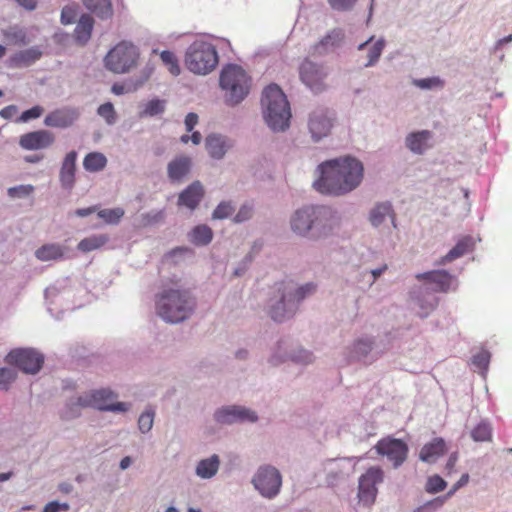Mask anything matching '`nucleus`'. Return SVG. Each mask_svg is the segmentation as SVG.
I'll list each match as a JSON object with an SVG mask.
<instances>
[{"label":"nucleus","instance_id":"nucleus-1","mask_svg":"<svg viewBox=\"0 0 512 512\" xmlns=\"http://www.w3.org/2000/svg\"><path fill=\"white\" fill-rule=\"evenodd\" d=\"M320 176L314 188L322 194L343 195L359 186L363 179L362 163L352 157L326 161L318 166Z\"/></svg>","mask_w":512,"mask_h":512},{"label":"nucleus","instance_id":"nucleus-2","mask_svg":"<svg viewBox=\"0 0 512 512\" xmlns=\"http://www.w3.org/2000/svg\"><path fill=\"white\" fill-rule=\"evenodd\" d=\"M195 307L189 291L164 288L156 297L157 314L166 322L178 323L187 319Z\"/></svg>","mask_w":512,"mask_h":512},{"label":"nucleus","instance_id":"nucleus-3","mask_svg":"<svg viewBox=\"0 0 512 512\" xmlns=\"http://www.w3.org/2000/svg\"><path fill=\"white\" fill-rule=\"evenodd\" d=\"M264 119L273 131H284L289 127L291 112L286 95L276 84L268 85L262 94Z\"/></svg>","mask_w":512,"mask_h":512},{"label":"nucleus","instance_id":"nucleus-4","mask_svg":"<svg viewBox=\"0 0 512 512\" xmlns=\"http://www.w3.org/2000/svg\"><path fill=\"white\" fill-rule=\"evenodd\" d=\"M116 395L107 389L95 390L77 398L76 402L67 404L62 418L69 420L80 415V409L92 407L102 411H127L128 405L124 402L114 403Z\"/></svg>","mask_w":512,"mask_h":512},{"label":"nucleus","instance_id":"nucleus-5","mask_svg":"<svg viewBox=\"0 0 512 512\" xmlns=\"http://www.w3.org/2000/svg\"><path fill=\"white\" fill-rule=\"evenodd\" d=\"M315 285L308 283L304 286L294 287L292 282L281 283L278 287L279 298L270 308L269 314L274 321L282 322L293 315L298 303L307 295L315 292Z\"/></svg>","mask_w":512,"mask_h":512},{"label":"nucleus","instance_id":"nucleus-6","mask_svg":"<svg viewBox=\"0 0 512 512\" xmlns=\"http://www.w3.org/2000/svg\"><path fill=\"white\" fill-rule=\"evenodd\" d=\"M220 86L225 92L226 102L236 105L249 94L251 78L242 67L230 64L221 71Z\"/></svg>","mask_w":512,"mask_h":512},{"label":"nucleus","instance_id":"nucleus-7","mask_svg":"<svg viewBox=\"0 0 512 512\" xmlns=\"http://www.w3.org/2000/svg\"><path fill=\"white\" fill-rule=\"evenodd\" d=\"M187 68L195 74H208L218 64V54L215 47L205 41L192 43L185 56Z\"/></svg>","mask_w":512,"mask_h":512},{"label":"nucleus","instance_id":"nucleus-8","mask_svg":"<svg viewBox=\"0 0 512 512\" xmlns=\"http://www.w3.org/2000/svg\"><path fill=\"white\" fill-rule=\"evenodd\" d=\"M139 58V49L133 43L121 41L107 53L104 65L115 74H125L137 67Z\"/></svg>","mask_w":512,"mask_h":512},{"label":"nucleus","instance_id":"nucleus-9","mask_svg":"<svg viewBox=\"0 0 512 512\" xmlns=\"http://www.w3.org/2000/svg\"><path fill=\"white\" fill-rule=\"evenodd\" d=\"M5 361L25 373L36 374L43 366L44 356L32 348H17L7 354Z\"/></svg>","mask_w":512,"mask_h":512},{"label":"nucleus","instance_id":"nucleus-10","mask_svg":"<svg viewBox=\"0 0 512 512\" xmlns=\"http://www.w3.org/2000/svg\"><path fill=\"white\" fill-rule=\"evenodd\" d=\"M384 473L380 467H370L360 478L358 484L359 502L371 506L378 493L377 484L383 482Z\"/></svg>","mask_w":512,"mask_h":512},{"label":"nucleus","instance_id":"nucleus-11","mask_svg":"<svg viewBox=\"0 0 512 512\" xmlns=\"http://www.w3.org/2000/svg\"><path fill=\"white\" fill-rule=\"evenodd\" d=\"M253 484L264 497L272 498L279 493L282 479L276 468L264 466L254 476Z\"/></svg>","mask_w":512,"mask_h":512},{"label":"nucleus","instance_id":"nucleus-12","mask_svg":"<svg viewBox=\"0 0 512 512\" xmlns=\"http://www.w3.org/2000/svg\"><path fill=\"white\" fill-rule=\"evenodd\" d=\"M299 76L302 83L314 93H320L327 87L325 83L327 72L324 67L308 59L301 63Z\"/></svg>","mask_w":512,"mask_h":512},{"label":"nucleus","instance_id":"nucleus-13","mask_svg":"<svg viewBox=\"0 0 512 512\" xmlns=\"http://www.w3.org/2000/svg\"><path fill=\"white\" fill-rule=\"evenodd\" d=\"M375 450L381 456L386 457L393 463L395 468L403 464L408 456V446L401 440L393 437L380 439L375 445Z\"/></svg>","mask_w":512,"mask_h":512},{"label":"nucleus","instance_id":"nucleus-14","mask_svg":"<svg viewBox=\"0 0 512 512\" xmlns=\"http://www.w3.org/2000/svg\"><path fill=\"white\" fill-rule=\"evenodd\" d=\"M326 212L323 207H305L295 212L291 219V227L295 233L306 234Z\"/></svg>","mask_w":512,"mask_h":512},{"label":"nucleus","instance_id":"nucleus-15","mask_svg":"<svg viewBox=\"0 0 512 512\" xmlns=\"http://www.w3.org/2000/svg\"><path fill=\"white\" fill-rule=\"evenodd\" d=\"M55 141V136L48 130H37L25 133L19 138V145L24 150L34 151L49 148Z\"/></svg>","mask_w":512,"mask_h":512},{"label":"nucleus","instance_id":"nucleus-16","mask_svg":"<svg viewBox=\"0 0 512 512\" xmlns=\"http://www.w3.org/2000/svg\"><path fill=\"white\" fill-rule=\"evenodd\" d=\"M215 419L220 423H233L236 421L255 422L257 420V415L255 412L244 407L231 406L216 411Z\"/></svg>","mask_w":512,"mask_h":512},{"label":"nucleus","instance_id":"nucleus-17","mask_svg":"<svg viewBox=\"0 0 512 512\" xmlns=\"http://www.w3.org/2000/svg\"><path fill=\"white\" fill-rule=\"evenodd\" d=\"M79 114L74 108H60L48 113L44 119V124L48 127L67 128L71 126Z\"/></svg>","mask_w":512,"mask_h":512},{"label":"nucleus","instance_id":"nucleus-18","mask_svg":"<svg viewBox=\"0 0 512 512\" xmlns=\"http://www.w3.org/2000/svg\"><path fill=\"white\" fill-rule=\"evenodd\" d=\"M309 130L315 141L327 136L332 127V120L324 110H315L309 118Z\"/></svg>","mask_w":512,"mask_h":512},{"label":"nucleus","instance_id":"nucleus-19","mask_svg":"<svg viewBox=\"0 0 512 512\" xmlns=\"http://www.w3.org/2000/svg\"><path fill=\"white\" fill-rule=\"evenodd\" d=\"M416 279L432 284L435 292H447L453 283V277L445 270L420 273L416 275Z\"/></svg>","mask_w":512,"mask_h":512},{"label":"nucleus","instance_id":"nucleus-20","mask_svg":"<svg viewBox=\"0 0 512 512\" xmlns=\"http://www.w3.org/2000/svg\"><path fill=\"white\" fill-rule=\"evenodd\" d=\"M77 153L70 151L61 164L59 180L64 189L71 190L75 184Z\"/></svg>","mask_w":512,"mask_h":512},{"label":"nucleus","instance_id":"nucleus-21","mask_svg":"<svg viewBox=\"0 0 512 512\" xmlns=\"http://www.w3.org/2000/svg\"><path fill=\"white\" fill-rule=\"evenodd\" d=\"M203 196L204 189L202 184L199 181H195L180 193L178 204L193 210L198 206Z\"/></svg>","mask_w":512,"mask_h":512},{"label":"nucleus","instance_id":"nucleus-22","mask_svg":"<svg viewBox=\"0 0 512 512\" xmlns=\"http://www.w3.org/2000/svg\"><path fill=\"white\" fill-rule=\"evenodd\" d=\"M447 451L446 443L442 438H434L426 443L419 453V458L423 462L434 463L439 457Z\"/></svg>","mask_w":512,"mask_h":512},{"label":"nucleus","instance_id":"nucleus-23","mask_svg":"<svg viewBox=\"0 0 512 512\" xmlns=\"http://www.w3.org/2000/svg\"><path fill=\"white\" fill-rule=\"evenodd\" d=\"M475 241L471 236H464L458 240L456 245L442 257L439 264H446L462 257L474 249Z\"/></svg>","mask_w":512,"mask_h":512},{"label":"nucleus","instance_id":"nucleus-24","mask_svg":"<svg viewBox=\"0 0 512 512\" xmlns=\"http://www.w3.org/2000/svg\"><path fill=\"white\" fill-rule=\"evenodd\" d=\"M190 168L191 160L189 157H177L168 164V177L170 178L171 181H180L189 173Z\"/></svg>","mask_w":512,"mask_h":512},{"label":"nucleus","instance_id":"nucleus-25","mask_svg":"<svg viewBox=\"0 0 512 512\" xmlns=\"http://www.w3.org/2000/svg\"><path fill=\"white\" fill-rule=\"evenodd\" d=\"M432 134L428 130L414 132L406 137V146L414 153L422 154L428 147Z\"/></svg>","mask_w":512,"mask_h":512},{"label":"nucleus","instance_id":"nucleus-26","mask_svg":"<svg viewBox=\"0 0 512 512\" xmlns=\"http://www.w3.org/2000/svg\"><path fill=\"white\" fill-rule=\"evenodd\" d=\"M42 56V52L35 47L19 51L10 58V66L27 67L36 62Z\"/></svg>","mask_w":512,"mask_h":512},{"label":"nucleus","instance_id":"nucleus-27","mask_svg":"<svg viewBox=\"0 0 512 512\" xmlns=\"http://www.w3.org/2000/svg\"><path fill=\"white\" fill-rule=\"evenodd\" d=\"M206 149L214 159H221L230 148L228 140L220 135H210L206 138Z\"/></svg>","mask_w":512,"mask_h":512},{"label":"nucleus","instance_id":"nucleus-28","mask_svg":"<svg viewBox=\"0 0 512 512\" xmlns=\"http://www.w3.org/2000/svg\"><path fill=\"white\" fill-rule=\"evenodd\" d=\"M93 25L94 20L90 15L85 14L81 16L74 31V37L77 43L84 45L88 42L91 37Z\"/></svg>","mask_w":512,"mask_h":512},{"label":"nucleus","instance_id":"nucleus-29","mask_svg":"<svg viewBox=\"0 0 512 512\" xmlns=\"http://www.w3.org/2000/svg\"><path fill=\"white\" fill-rule=\"evenodd\" d=\"M385 217H390L393 226L396 227L395 214L391 204L388 202L377 204L370 212V221L373 226H379L384 221Z\"/></svg>","mask_w":512,"mask_h":512},{"label":"nucleus","instance_id":"nucleus-30","mask_svg":"<svg viewBox=\"0 0 512 512\" xmlns=\"http://www.w3.org/2000/svg\"><path fill=\"white\" fill-rule=\"evenodd\" d=\"M35 256L40 261L59 260L64 256V248L55 243L45 244L36 250Z\"/></svg>","mask_w":512,"mask_h":512},{"label":"nucleus","instance_id":"nucleus-31","mask_svg":"<svg viewBox=\"0 0 512 512\" xmlns=\"http://www.w3.org/2000/svg\"><path fill=\"white\" fill-rule=\"evenodd\" d=\"M219 464V457L212 455L210 458L203 459L198 463L196 474L203 479H209L217 473Z\"/></svg>","mask_w":512,"mask_h":512},{"label":"nucleus","instance_id":"nucleus-32","mask_svg":"<svg viewBox=\"0 0 512 512\" xmlns=\"http://www.w3.org/2000/svg\"><path fill=\"white\" fill-rule=\"evenodd\" d=\"M108 241L109 237L107 234L91 235L82 239L78 243L77 248L78 250L87 253L103 247Z\"/></svg>","mask_w":512,"mask_h":512},{"label":"nucleus","instance_id":"nucleus-33","mask_svg":"<svg viewBox=\"0 0 512 512\" xmlns=\"http://www.w3.org/2000/svg\"><path fill=\"white\" fill-rule=\"evenodd\" d=\"M83 3L88 10L102 19L112 16L113 12L110 0H83Z\"/></svg>","mask_w":512,"mask_h":512},{"label":"nucleus","instance_id":"nucleus-34","mask_svg":"<svg viewBox=\"0 0 512 512\" xmlns=\"http://www.w3.org/2000/svg\"><path fill=\"white\" fill-rule=\"evenodd\" d=\"M106 157L99 152H91L87 154L83 160V166L87 171L97 172L106 166Z\"/></svg>","mask_w":512,"mask_h":512},{"label":"nucleus","instance_id":"nucleus-35","mask_svg":"<svg viewBox=\"0 0 512 512\" xmlns=\"http://www.w3.org/2000/svg\"><path fill=\"white\" fill-rule=\"evenodd\" d=\"M212 237L213 232L207 225H198L190 233V241L195 245H207Z\"/></svg>","mask_w":512,"mask_h":512},{"label":"nucleus","instance_id":"nucleus-36","mask_svg":"<svg viewBox=\"0 0 512 512\" xmlns=\"http://www.w3.org/2000/svg\"><path fill=\"white\" fill-rule=\"evenodd\" d=\"M471 437L476 442H486L492 440V428L487 422H480L471 431Z\"/></svg>","mask_w":512,"mask_h":512},{"label":"nucleus","instance_id":"nucleus-37","mask_svg":"<svg viewBox=\"0 0 512 512\" xmlns=\"http://www.w3.org/2000/svg\"><path fill=\"white\" fill-rule=\"evenodd\" d=\"M160 58L162 63L167 67V69L173 76H178L180 74L181 69L179 61L173 52L168 50L162 51L160 53Z\"/></svg>","mask_w":512,"mask_h":512},{"label":"nucleus","instance_id":"nucleus-38","mask_svg":"<svg viewBox=\"0 0 512 512\" xmlns=\"http://www.w3.org/2000/svg\"><path fill=\"white\" fill-rule=\"evenodd\" d=\"M124 214V210L120 207L113 209H102L97 213L98 217L107 224H118Z\"/></svg>","mask_w":512,"mask_h":512},{"label":"nucleus","instance_id":"nucleus-39","mask_svg":"<svg viewBox=\"0 0 512 512\" xmlns=\"http://www.w3.org/2000/svg\"><path fill=\"white\" fill-rule=\"evenodd\" d=\"M3 35L8 44L23 45L26 44V33L17 27H10L3 31Z\"/></svg>","mask_w":512,"mask_h":512},{"label":"nucleus","instance_id":"nucleus-40","mask_svg":"<svg viewBox=\"0 0 512 512\" xmlns=\"http://www.w3.org/2000/svg\"><path fill=\"white\" fill-rule=\"evenodd\" d=\"M165 110V101L159 99H153L149 101L144 110L141 112L143 116H155L163 113Z\"/></svg>","mask_w":512,"mask_h":512},{"label":"nucleus","instance_id":"nucleus-41","mask_svg":"<svg viewBox=\"0 0 512 512\" xmlns=\"http://www.w3.org/2000/svg\"><path fill=\"white\" fill-rule=\"evenodd\" d=\"M447 486L446 481L439 475L428 478L425 489L428 493L434 494L443 491Z\"/></svg>","mask_w":512,"mask_h":512},{"label":"nucleus","instance_id":"nucleus-42","mask_svg":"<svg viewBox=\"0 0 512 512\" xmlns=\"http://www.w3.org/2000/svg\"><path fill=\"white\" fill-rule=\"evenodd\" d=\"M97 113L104 118L108 124H113L116 121V112L111 102L100 105L97 109Z\"/></svg>","mask_w":512,"mask_h":512},{"label":"nucleus","instance_id":"nucleus-43","mask_svg":"<svg viewBox=\"0 0 512 512\" xmlns=\"http://www.w3.org/2000/svg\"><path fill=\"white\" fill-rule=\"evenodd\" d=\"M34 191V186L27 185H19L15 187H10L7 190V194L10 198H25L31 195Z\"/></svg>","mask_w":512,"mask_h":512},{"label":"nucleus","instance_id":"nucleus-44","mask_svg":"<svg viewBox=\"0 0 512 512\" xmlns=\"http://www.w3.org/2000/svg\"><path fill=\"white\" fill-rule=\"evenodd\" d=\"M490 362V353L486 350H482L475 354L472 358V363L480 371L484 372L487 370Z\"/></svg>","mask_w":512,"mask_h":512},{"label":"nucleus","instance_id":"nucleus-45","mask_svg":"<svg viewBox=\"0 0 512 512\" xmlns=\"http://www.w3.org/2000/svg\"><path fill=\"white\" fill-rule=\"evenodd\" d=\"M17 373L9 368H0V388L8 390L10 384L14 382Z\"/></svg>","mask_w":512,"mask_h":512},{"label":"nucleus","instance_id":"nucleus-46","mask_svg":"<svg viewBox=\"0 0 512 512\" xmlns=\"http://www.w3.org/2000/svg\"><path fill=\"white\" fill-rule=\"evenodd\" d=\"M383 48H384V41L383 40L376 41L369 49V53H368L369 59H368V62L365 64V66H371L374 63H376L377 60L379 59V57L381 56Z\"/></svg>","mask_w":512,"mask_h":512},{"label":"nucleus","instance_id":"nucleus-47","mask_svg":"<svg viewBox=\"0 0 512 512\" xmlns=\"http://www.w3.org/2000/svg\"><path fill=\"white\" fill-rule=\"evenodd\" d=\"M154 422V412L153 411H145L142 413L138 419L139 429L146 433L151 430Z\"/></svg>","mask_w":512,"mask_h":512},{"label":"nucleus","instance_id":"nucleus-48","mask_svg":"<svg viewBox=\"0 0 512 512\" xmlns=\"http://www.w3.org/2000/svg\"><path fill=\"white\" fill-rule=\"evenodd\" d=\"M43 112H44V108L39 105H36V106L22 112V114L18 118L17 122L25 123V122L30 121L31 119H37L43 114Z\"/></svg>","mask_w":512,"mask_h":512},{"label":"nucleus","instance_id":"nucleus-49","mask_svg":"<svg viewBox=\"0 0 512 512\" xmlns=\"http://www.w3.org/2000/svg\"><path fill=\"white\" fill-rule=\"evenodd\" d=\"M233 207L228 202H221L213 212V219H224L231 215Z\"/></svg>","mask_w":512,"mask_h":512},{"label":"nucleus","instance_id":"nucleus-50","mask_svg":"<svg viewBox=\"0 0 512 512\" xmlns=\"http://www.w3.org/2000/svg\"><path fill=\"white\" fill-rule=\"evenodd\" d=\"M372 344L369 339H360L354 344V352L358 356H366L371 351Z\"/></svg>","mask_w":512,"mask_h":512},{"label":"nucleus","instance_id":"nucleus-51","mask_svg":"<svg viewBox=\"0 0 512 512\" xmlns=\"http://www.w3.org/2000/svg\"><path fill=\"white\" fill-rule=\"evenodd\" d=\"M357 0H328L330 6L338 11L351 9Z\"/></svg>","mask_w":512,"mask_h":512},{"label":"nucleus","instance_id":"nucleus-52","mask_svg":"<svg viewBox=\"0 0 512 512\" xmlns=\"http://www.w3.org/2000/svg\"><path fill=\"white\" fill-rule=\"evenodd\" d=\"M416 85L423 89H429L432 87H442L443 81L437 77L425 78L416 81Z\"/></svg>","mask_w":512,"mask_h":512},{"label":"nucleus","instance_id":"nucleus-53","mask_svg":"<svg viewBox=\"0 0 512 512\" xmlns=\"http://www.w3.org/2000/svg\"><path fill=\"white\" fill-rule=\"evenodd\" d=\"M343 39V33L341 30H333L325 38L321 40L322 45H336Z\"/></svg>","mask_w":512,"mask_h":512},{"label":"nucleus","instance_id":"nucleus-54","mask_svg":"<svg viewBox=\"0 0 512 512\" xmlns=\"http://www.w3.org/2000/svg\"><path fill=\"white\" fill-rule=\"evenodd\" d=\"M76 17V12L74 8L66 6L62 9L61 13V21L63 24H71L74 22Z\"/></svg>","mask_w":512,"mask_h":512},{"label":"nucleus","instance_id":"nucleus-55","mask_svg":"<svg viewBox=\"0 0 512 512\" xmlns=\"http://www.w3.org/2000/svg\"><path fill=\"white\" fill-rule=\"evenodd\" d=\"M251 216H252V208L248 205H243L239 209L234 220H235V222H243V221L248 220Z\"/></svg>","mask_w":512,"mask_h":512},{"label":"nucleus","instance_id":"nucleus-56","mask_svg":"<svg viewBox=\"0 0 512 512\" xmlns=\"http://www.w3.org/2000/svg\"><path fill=\"white\" fill-rule=\"evenodd\" d=\"M68 510L69 506L67 503L59 504L56 501L50 502L47 505H45L43 512H59L60 510Z\"/></svg>","mask_w":512,"mask_h":512},{"label":"nucleus","instance_id":"nucleus-57","mask_svg":"<svg viewBox=\"0 0 512 512\" xmlns=\"http://www.w3.org/2000/svg\"><path fill=\"white\" fill-rule=\"evenodd\" d=\"M468 481H469V475L467 473L463 474L460 477V479L453 485L452 489L447 493L445 498L452 496L455 493V491H457L462 486L466 485L468 483Z\"/></svg>","mask_w":512,"mask_h":512},{"label":"nucleus","instance_id":"nucleus-58","mask_svg":"<svg viewBox=\"0 0 512 512\" xmlns=\"http://www.w3.org/2000/svg\"><path fill=\"white\" fill-rule=\"evenodd\" d=\"M17 111L18 109L15 105H8L0 110V117L3 119H11Z\"/></svg>","mask_w":512,"mask_h":512},{"label":"nucleus","instance_id":"nucleus-59","mask_svg":"<svg viewBox=\"0 0 512 512\" xmlns=\"http://www.w3.org/2000/svg\"><path fill=\"white\" fill-rule=\"evenodd\" d=\"M198 123V115L196 113H189L185 118V126L188 132L192 131Z\"/></svg>","mask_w":512,"mask_h":512},{"label":"nucleus","instance_id":"nucleus-60","mask_svg":"<svg viewBox=\"0 0 512 512\" xmlns=\"http://www.w3.org/2000/svg\"><path fill=\"white\" fill-rule=\"evenodd\" d=\"M457 460H458L457 453H453V454L450 455V457H449V459H448V461L446 463V470H447L448 474H450L453 471V469H454V467L456 465Z\"/></svg>","mask_w":512,"mask_h":512},{"label":"nucleus","instance_id":"nucleus-61","mask_svg":"<svg viewBox=\"0 0 512 512\" xmlns=\"http://www.w3.org/2000/svg\"><path fill=\"white\" fill-rule=\"evenodd\" d=\"M97 211V207L96 206H92V207H88V208H81V209H77L75 211V214L79 217H86L94 212Z\"/></svg>","mask_w":512,"mask_h":512},{"label":"nucleus","instance_id":"nucleus-62","mask_svg":"<svg viewBox=\"0 0 512 512\" xmlns=\"http://www.w3.org/2000/svg\"><path fill=\"white\" fill-rule=\"evenodd\" d=\"M15 1L27 10H34L37 6V0H15Z\"/></svg>","mask_w":512,"mask_h":512},{"label":"nucleus","instance_id":"nucleus-63","mask_svg":"<svg viewBox=\"0 0 512 512\" xmlns=\"http://www.w3.org/2000/svg\"><path fill=\"white\" fill-rule=\"evenodd\" d=\"M111 91L115 95H122L125 92H127V90L125 89V86L123 84H120V83L113 84L112 87H111Z\"/></svg>","mask_w":512,"mask_h":512},{"label":"nucleus","instance_id":"nucleus-64","mask_svg":"<svg viewBox=\"0 0 512 512\" xmlns=\"http://www.w3.org/2000/svg\"><path fill=\"white\" fill-rule=\"evenodd\" d=\"M301 355L297 357V361L302 363H309L312 360V354L307 351H301Z\"/></svg>","mask_w":512,"mask_h":512}]
</instances>
